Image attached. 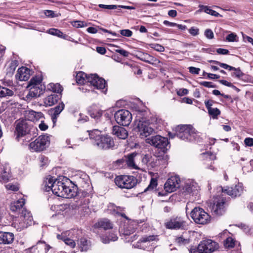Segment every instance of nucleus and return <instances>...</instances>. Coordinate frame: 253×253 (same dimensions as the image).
Returning <instances> with one entry per match:
<instances>
[{
    "label": "nucleus",
    "instance_id": "obj_25",
    "mask_svg": "<svg viewBox=\"0 0 253 253\" xmlns=\"http://www.w3.org/2000/svg\"><path fill=\"white\" fill-rule=\"evenodd\" d=\"M26 120L31 122L37 121L43 117V115L41 112H37L33 110H31L26 113Z\"/></svg>",
    "mask_w": 253,
    "mask_h": 253
},
{
    "label": "nucleus",
    "instance_id": "obj_13",
    "mask_svg": "<svg viewBox=\"0 0 253 253\" xmlns=\"http://www.w3.org/2000/svg\"><path fill=\"white\" fill-rule=\"evenodd\" d=\"M158 240L157 235L145 236L142 237L133 246L135 248L143 250L151 249L152 248L151 242L157 241Z\"/></svg>",
    "mask_w": 253,
    "mask_h": 253
},
{
    "label": "nucleus",
    "instance_id": "obj_58",
    "mask_svg": "<svg viewBox=\"0 0 253 253\" xmlns=\"http://www.w3.org/2000/svg\"><path fill=\"white\" fill-rule=\"evenodd\" d=\"M65 243L71 248H74L76 246L75 242L70 238H66L64 240Z\"/></svg>",
    "mask_w": 253,
    "mask_h": 253
},
{
    "label": "nucleus",
    "instance_id": "obj_31",
    "mask_svg": "<svg viewBox=\"0 0 253 253\" xmlns=\"http://www.w3.org/2000/svg\"><path fill=\"white\" fill-rule=\"evenodd\" d=\"M10 169L7 167H3L0 169V180L3 182H7L9 180L11 176Z\"/></svg>",
    "mask_w": 253,
    "mask_h": 253
},
{
    "label": "nucleus",
    "instance_id": "obj_27",
    "mask_svg": "<svg viewBox=\"0 0 253 253\" xmlns=\"http://www.w3.org/2000/svg\"><path fill=\"white\" fill-rule=\"evenodd\" d=\"M199 186L198 183L193 180H188L185 184V192L191 193L198 190Z\"/></svg>",
    "mask_w": 253,
    "mask_h": 253
},
{
    "label": "nucleus",
    "instance_id": "obj_59",
    "mask_svg": "<svg viewBox=\"0 0 253 253\" xmlns=\"http://www.w3.org/2000/svg\"><path fill=\"white\" fill-rule=\"evenodd\" d=\"M200 84L204 86L208 87V88H215L216 86L213 84L211 82H201L200 83Z\"/></svg>",
    "mask_w": 253,
    "mask_h": 253
},
{
    "label": "nucleus",
    "instance_id": "obj_53",
    "mask_svg": "<svg viewBox=\"0 0 253 253\" xmlns=\"http://www.w3.org/2000/svg\"><path fill=\"white\" fill-rule=\"evenodd\" d=\"M206 168L208 169H210L213 171H215L216 170V168H215L213 166V162L211 161V160L209 159H207L206 160V163H205Z\"/></svg>",
    "mask_w": 253,
    "mask_h": 253
},
{
    "label": "nucleus",
    "instance_id": "obj_37",
    "mask_svg": "<svg viewBox=\"0 0 253 253\" xmlns=\"http://www.w3.org/2000/svg\"><path fill=\"white\" fill-rule=\"evenodd\" d=\"M199 7L200 8V10H204V12L206 13L209 14L212 16H214L215 17L221 16L219 13L210 9L208 6L200 5Z\"/></svg>",
    "mask_w": 253,
    "mask_h": 253
},
{
    "label": "nucleus",
    "instance_id": "obj_44",
    "mask_svg": "<svg viewBox=\"0 0 253 253\" xmlns=\"http://www.w3.org/2000/svg\"><path fill=\"white\" fill-rule=\"evenodd\" d=\"M235 245V241L231 237L227 238L224 242V247L227 249L233 248Z\"/></svg>",
    "mask_w": 253,
    "mask_h": 253
},
{
    "label": "nucleus",
    "instance_id": "obj_2",
    "mask_svg": "<svg viewBox=\"0 0 253 253\" xmlns=\"http://www.w3.org/2000/svg\"><path fill=\"white\" fill-rule=\"evenodd\" d=\"M42 81V79L39 76L33 77L31 79L27 87L29 88L27 98L38 97L43 93L44 86L41 84Z\"/></svg>",
    "mask_w": 253,
    "mask_h": 253
},
{
    "label": "nucleus",
    "instance_id": "obj_52",
    "mask_svg": "<svg viewBox=\"0 0 253 253\" xmlns=\"http://www.w3.org/2000/svg\"><path fill=\"white\" fill-rule=\"evenodd\" d=\"M237 35L234 33H231L227 36L226 39L228 42H234L237 41Z\"/></svg>",
    "mask_w": 253,
    "mask_h": 253
},
{
    "label": "nucleus",
    "instance_id": "obj_50",
    "mask_svg": "<svg viewBox=\"0 0 253 253\" xmlns=\"http://www.w3.org/2000/svg\"><path fill=\"white\" fill-rule=\"evenodd\" d=\"M150 46L151 48L159 52H163L165 50L164 47L158 43H151Z\"/></svg>",
    "mask_w": 253,
    "mask_h": 253
},
{
    "label": "nucleus",
    "instance_id": "obj_1",
    "mask_svg": "<svg viewBox=\"0 0 253 253\" xmlns=\"http://www.w3.org/2000/svg\"><path fill=\"white\" fill-rule=\"evenodd\" d=\"M175 133L174 134L169 133V136L171 138L176 136L179 138L187 141H193L196 139L197 131L191 125H179L175 128Z\"/></svg>",
    "mask_w": 253,
    "mask_h": 253
},
{
    "label": "nucleus",
    "instance_id": "obj_16",
    "mask_svg": "<svg viewBox=\"0 0 253 253\" xmlns=\"http://www.w3.org/2000/svg\"><path fill=\"white\" fill-rule=\"evenodd\" d=\"M218 248V244L210 239L203 240L199 244V249L204 253H211Z\"/></svg>",
    "mask_w": 253,
    "mask_h": 253
},
{
    "label": "nucleus",
    "instance_id": "obj_57",
    "mask_svg": "<svg viewBox=\"0 0 253 253\" xmlns=\"http://www.w3.org/2000/svg\"><path fill=\"white\" fill-rule=\"evenodd\" d=\"M98 6L100 8L107 9H115L118 8L117 5H105L103 4H99Z\"/></svg>",
    "mask_w": 253,
    "mask_h": 253
},
{
    "label": "nucleus",
    "instance_id": "obj_35",
    "mask_svg": "<svg viewBox=\"0 0 253 253\" xmlns=\"http://www.w3.org/2000/svg\"><path fill=\"white\" fill-rule=\"evenodd\" d=\"M57 179H56L53 177H49L46 178L44 181L45 190L46 191H52V185L54 184V182Z\"/></svg>",
    "mask_w": 253,
    "mask_h": 253
},
{
    "label": "nucleus",
    "instance_id": "obj_32",
    "mask_svg": "<svg viewBox=\"0 0 253 253\" xmlns=\"http://www.w3.org/2000/svg\"><path fill=\"white\" fill-rule=\"evenodd\" d=\"M90 75H87L84 73L80 72L76 76L77 83L79 84H85L88 83V78Z\"/></svg>",
    "mask_w": 253,
    "mask_h": 253
},
{
    "label": "nucleus",
    "instance_id": "obj_38",
    "mask_svg": "<svg viewBox=\"0 0 253 253\" xmlns=\"http://www.w3.org/2000/svg\"><path fill=\"white\" fill-rule=\"evenodd\" d=\"M138 57L141 60L151 64L153 61V58L149 54L146 53H139Z\"/></svg>",
    "mask_w": 253,
    "mask_h": 253
},
{
    "label": "nucleus",
    "instance_id": "obj_20",
    "mask_svg": "<svg viewBox=\"0 0 253 253\" xmlns=\"http://www.w3.org/2000/svg\"><path fill=\"white\" fill-rule=\"evenodd\" d=\"M31 76V70L26 67L19 68L15 75L17 80L20 81H27Z\"/></svg>",
    "mask_w": 253,
    "mask_h": 253
},
{
    "label": "nucleus",
    "instance_id": "obj_36",
    "mask_svg": "<svg viewBox=\"0 0 253 253\" xmlns=\"http://www.w3.org/2000/svg\"><path fill=\"white\" fill-rule=\"evenodd\" d=\"M47 87L53 92L61 93L63 90L62 86L58 83H50L48 84Z\"/></svg>",
    "mask_w": 253,
    "mask_h": 253
},
{
    "label": "nucleus",
    "instance_id": "obj_56",
    "mask_svg": "<svg viewBox=\"0 0 253 253\" xmlns=\"http://www.w3.org/2000/svg\"><path fill=\"white\" fill-rule=\"evenodd\" d=\"M189 33L193 36H196L199 34V28L195 27H192L188 30Z\"/></svg>",
    "mask_w": 253,
    "mask_h": 253
},
{
    "label": "nucleus",
    "instance_id": "obj_55",
    "mask_svg": "<svg viewBox=\"0 0 253 253\" xmlns=\"http://www.w3.org/2000/svg\"><path fill=\"white\" fill-rule=\"evenodd\" d=\"M64 104L63 102L59 103L58 105L55 107L54 113L56 115L60 114L61 112L64 109Z\"/></svg>",
    "mask_w": 253,
    "mask_h": 253
},
{
    "label": "nucleus",
    "instance_id": "obj_19",
    "mask_svg": "<svg viewBox=\"0 0 253 253\" xmlns=\"http://www.w3.org/2000/svg\"><path fill=\"white\" fill-rule=\"evenodd\" d=\"M222 192L226 193L232 197L235 198L241 195L243 191V188L241 184H239L234 187L222 188Z\"/></svg>",
    "mask_w": 253,
    "mask_h": 253
},
{
    "label": "nucleus",
    "instance_id": "obj_26",
    "mask_svg": "<svg viewBox=\"0 0 253 253\" xmlns=\"http://www.w3.org/2000/svg\"><path fill=\"white\" fill-rule=\"evenodd\" d=\"M137 154L135 153H133L127 155L126 156L125 162L126 165L127 166L131 169H138L139 168L138 166L135 164L134 162V158L136 157Z\"/></svg>",
    "mask_w": 253,
    "mask_h": 253
},
{
    "label": "nucleus",
    "instance_id": "obj_18",
    "mask_svg": "<svg viewBox=\"0 0 253 253\" xmlns=\"http://www.w3.org/2000/svg\"><path fill=\"white\" fill-rule=\"evenodd\" d=\"M50 246L44 242L39 241L36 245L33 246L28 249L29 253H47Z\"/></svg>",
    "mask_w": 253,
    "mask_h": 253
},
{
    "label": "nucleus",
    "instance_id": "obj_30",
    "mask_svg": "<svg viewBox=\"0 0 253 253\" xmlns=\"http://www.w3.org/2000/svg\"><path fill=\"white\" fill-rule=\"evenodd\" d=\"M95 226L98 228H102L104 230H107L113 228V224L108 219L102 218L98 221L95 224Z\"/></svg>",
    "mask_w": 253,
    "mask_h": 253
},
{
    "label": "nucleus",
    "instance_id": "obj_39",
    "mask_svg": "<svg viewBox=\"0 0 253 253\" xmlns=\"http://www.w3.org/2000/svg\"><path fill=\"white\" fill-rule=\"evenodd\" d=\"M48 33L54 36H57L58 37L64 39H67L68 36L67 35L64 34L61 31L59 30L56 29H50L49 30Z\"/></svg>",
    "mask_w": 253,
    "mask_h": 253
},
{
    "label": "nucleus",
    "instance_id": "obj_15",
    "mask_svg": "<svg viewBox=\"0 0 253 253\" xmlns=\"http://www.w3.org/2000/svg\"><path fill=\"white\" fill-rule=\"evenodd\" d=\"M180 179L178 176H171L165 183L164 189L166 192L171 193L180 187Z\"/></svg>",
    "mask_w": 253,
    "mask_h": 253
},
{
    "label": "nucleus",
    "instance_id": "obj_24",
    "mask_svg": "<svg viewBox=\"0 0 253 253\" xmlns=\"http://www.w3.org/2000/svg\"><path fill=\"white\" fill-rule=\"evenodd\" d=\"M77 195V188L74 186H68L65 183L64 193L61 197L65 198H72Z\"/></svg>",
    "mask_w": 253,
    "mask_h": 253
},
{
    "label": "nucleus",
    "instance_id": "obj_3",
    "mask_svg": "<svg viewBox=\"0 0 253 253\" xmlns=\"http://www.w3.org/2000/svg\"><path fill=\"white\" fill-rule=\"evenodd\" d=\"M146 142L163 153H166L170 148L168 138L159 135L147 138Z\"/></svg>",
    "mask_w": 253,
    "mask_h": 253
},
{
    "label": "nucleus",
    "instance_id": "obj_22",
    "mask_svg": "<svg viewBox=\"0 0 253 253\" xmlns=\"http://www.w3.org/2000/svg\"><path fill=\"white\" fill-rule=\"evenodd\" d=\"M14 239V235L11 232L0 231V244H10Z\"/></svg>",
    "mask_w": 253,
    "mask_h": 253
},
{
    "label": "nucleus",
    "instance_id": "obj_4",
    "mask_svg": "<svg viewBox=\"0 0 253 253\" xmlns=\"http://www.w3.org/2000/svg\"><path fill=\"white\" fill-rule=\"evenodd\" d=\"M166 228L173 230H186L188 223L185 218L181 216H173L165 223Z\"/></svg>",
    "mask_w": 253,
    "mask_h": 253
},
{
    "label": "nucleus",
    "instance_id": "obj_7",
    "mask_svg": "<svg viewBox=\"0 0 253 253\" xmlns=\"http://www.w3.org/2000/svg\"><path fill=\"white\" fill-rule=\"evenodd\" d=\"M135 126L142 136L147 137L154 131V128L150 126L149 122L145 118H142L139 120H136Z\"/></svg>",
    "mask_w": 253,
    "mask_h": 253
},
{
    "label": "nucleus",
    "instance_id": "obj_29",
    "mask_svg": "<svg viewBox=\"0 0 253 253\" xmlns=\"http://www.w3.org/2000/svg\"><path fill=\"white\" fill-rule=\"evenodd\" d=\"M59 95L52 93L44 99L43 102L45 106H51L56 104L59 99Z\"/></svg>",
    "mask_w": 253,
    "mask_h": 253
},
{
    "label": "nucleus",
    "instance_id": "obj_10",
    "mask_svg": "<svg viewBox=\"0 0 253 253\" xmlns=\"http://www.w3.org/2000/svg\"><path fill=\"white\" fill-rule=\"evenodd\" d=\"M213 199V201L210 206V209L213 215H222L224 212L225 199L219 196H215Z\"/></svg>",
    "mask_w": 253,
    "mask_h": 253
},
{
    "label": "nucleus",
    "instance_id": "obj_23",
    "mask_svg": "<svg viewBox=\"0 0 253 253\" xmlns=\"http://www.w3.org/2000/svg\"><path fill=\"white\" fill-rule=\"evenodd\" d=\"M65 183L58 180L54 182L52 185V192L54 194L59 197H61L64 193Z\"/></svg>",
    "mask_w": 253,
    "mask_h": 253
},
{
    "label": "nucleus",
    "instance_id": "obj_9",
    "mask_svg": "<svg viewBox=\"0 0 253 253\" xmlns=\"http://www.w3.org/2000/svg\"><path fill=\"white\" fill-rule=\"evenodd\" d=\"M95 132H96L97 135L94 145L99 148L107 149L114 146V141L110 136L101 135V132L99 130H97Z\"/></svg>",
    "mask_w": 253,
    "mask_h": 253
},
{
    "label": "nucleus",
    "instance_id": "obj_40",
    "mask_svg": "<svg viewBox=\"0 0 253 253\" xmlns=\"http://www.w3.org/2000/svg\"><path fill=\"white\" fill-rule=\"evenodd\" d=\"M102 241L104 244L109 243L110 241H116L118 240V237L116 234L114 233H111L109 236L102 237L101 238Z\"/></svg>",
    "mask_w": 253,
    "mask_h": 253
},
{
    "label": "nucleus",
    "instance_id": "obj_34",
    "mask_svg": "<svg viewBox=\"0 0 253 253\" xmlns=\"http://www.w3.org/2000/svg\"><path fill=\"white\" fill-rule=\"evenodd\" d=\"M24 204L25 199L23 198H21L17 200L16 202H14L11 203L10 206V209L13 211H16L22 208Z\"/></svg>",
    "mask_w": 253,
    "mask_h": 253
},
{
    "label": "nucleus",
    "instance_id": "obj_14",
    "mask_svg": "<svg viewBox=\"0 0 253 253\" xmlns=\"http://www.w3.org/2000/svg\"><path fill=\"white\" fill-rule=\"evenodd\" d=\"M31 126V125L29 124L26 120L19 121L15 128L16 138L18 139L29 133L32 128Z\"/></svg>",
    "mask_w": 253,
    "mask_h": 253
},
{
    "label": "nucleus",
    "instance_id": "obj_43",
    "mask_svg": "<svg viewBox=\"0 0 253 253\" xmlns=\"http://www.w3.org/2000/svg\"><path fill=\"white\" fill-rule=\"evenodd\" d=\"M158 185L157 180L155 178H152L148 186L144 190V192L151 191L155 188Z\"/></svg>",
    "mask_w": 253,
    "mask_h": 253
},
{
    "label": "nucleus",
    "instance_id": "obj_54",
    "mask_svg": "<svg viewBox=\"0 0 253 253\" xmlns=\"http://www.w3.org/2000/svg\"><path fill=\"white\" fill-rule=\"evenodd\" d=\"M5 187L7 190H11L12 191H17L19 190V187L16 184L8 183L5 185Z\"/></svg>",
    "mask_w": 253,
    "mask_h": 253
},
{
    "label": "nucleus",
    "instance_id": "obj_48",
    "mask_svg": "<svg viewBox=\"0 0 253 253\" xmlns=\"http://www.w3.org/2000/svg\"><path fill=\"white\" fill-rule=\"evenodd\" d=\"M114 167L116 169H122L124 168L126 164L125 162V159H121L118 160L114 163Z\"/></svg>",
    "mask_w": 253,
    "mask_h": 253
},
{
    "label": "nucleus",
    "instance_id": "obj_46",
    "mask_svg": "<svg viewBox=\"0 0 253 253\" xmlns=\"http://www.w3.org/2000/svg\"><path fill=\"white\" fill-rule=\"evenodd\" d=\"M220 113V111L217 108H211L208 111V113L213 119H217Z\"/></svg>",
    "mask_w": 253,
    "mask_h": 253
},
{
    "label": "nucleus",
    "instance_id": "obj_17",
    "mask_svg": "<svg viewBox=\"0 0 253 253\" xmlns=\"http://www.w3.org/2000/svg\"><path fill=\"white\" fill-rule=\"evenodd\" d=\"M88 83L98 89H104L106 85V81L96 74L90 75L88 78Z\"/></svg>",
    "mask_w": 253,
    "mask_h": 253
},
{
    "label": "nucleus",
    "instance_id": "obj_21",
    "mask_svg": "<svg viewBox=\"0 0 253 253\" xmlns=\"http://www.w3.org/2000/svg\"><path fill=\"white\" fill-rule=\"evenodd\" d=\"M112 134L122 139H125L128 136L126 130L125 128L118 126H115L113 127Z\"/></svg>",
    "mask_w": 253,
    "mask_h": 253
},
{
    "label": "nucleus",
    "instance_id": "obj_60",
    "mask_svg": "<svg viewBox=\"0 0 253 253\" xmlns=\"http://www.w3.org/2000/svg\"><path fill=\"white\" fill-rule=\"evenodd\" d=\"M120 32L122 36L127 37H130L132 35V31L128 29L122 30Z\"/></svg>",
    "mask_w": 253,
    "mask_h": 253
},
{
    "label": "nucleus",
    "instance_id": "obj_62",
    "mask_svg": "<svg viewBox=\"0 0 253 253\" xmlns=\"http://www.w3.org/2000/svg\"><path fill=\"white\" fill-rule=\"evenodd\" d=\"M233 70H234V72L232 73V76H235L237 78H240L243 76V73L239 68L236 69L234 68Z\"/></svg>",
    "mask_w": 253,
    "mask_h": 253
},
{
    "label": "nucleus",
    "instance_id": "obj_42",
    "mask_svg": "<svg viewBox=\"0 0 253 253\" xmlns=\"http://www.w3.org/2000/svg\"><path fill=\"white\" fill-rule=\"evenodd\" d=\"M13 94L12 90L0 85V97L10 96Z\"/></svg>",
    "mask_w": 253,
    "mask_h": 253
},
{
    "label": "nucleus",
    "instance_id": "obj_8",
    "mask_svg": "<svg viewBox=\"0 0 253 253\" xmlns=\"http://www.w3.org/2000/svg\"><path fill=\"white\" fill-rule=\"evenodd\" d=\"M33 222V216L30 212L24 209L22 210L18 220H16L14 224L17 225L18 229L22 230L31 225Z\"/></svg>",
    "mask_w": 253,
    "mask_h": 253
},
{
    "label": "nucleus",
    "instance_id": "obj_5",
    "mask_svg": "<svg viewBox=\"0 0 253 253\" xmlns=\"http://www.w3.org/2000/svg\"><path fill=\"white\" fill-rule=\"evenodd\" d=\"M191 216L197 224H205L210 220L209 214L201 208H195L191 212Z\"/></svg>",
    "mask_w": 253,
    "mask_h": 253
},
{
    "label": "nucleus",
    "instance_id": "obj_41",
    "mask_svg": "<svg viewBox=\"0 0 253 253\" xmlns=\"http://www.w3.org/2000/svg\"><path fill=\"white\" fill-rule=\"evenodd\" d=\"M152 157L149 155H145L142 159V162L145 165H151V167H154L156 166V163L152 161Z\"/></svg>",
    "mask_w": 253,
    "mask_h": 253
},
{
    "label": "nucleus",
    "instance_id": "obj_45",
    "mask_svg": "<svg viewBox=\"0 0 253 253\" xmlns=\"http://www.w3.org/2000/svg\"><path fill=\"white\" fill-rule=\"evenodd\" d=\"M39 165L41 168H44L46 167L48 164V158L41 155L39 157Z\"/></svg>",
    "mask_w": 253,
    "mask_h": 253
},
{
    "label": "nucleus",
    "instance_id": "obj_49",
    "mask_svg": "<svg viewBox=\"0 0 253 253\" xmlns=\"http://www.w3.org/2000/svg\"><path fill=\"white\" fill-rule=\"evenodd\" d=\"M175 242L179 246L185 245L189 243V240L180 236L175 239Z\"/></svg>",
    "mask_w": 253,
    "mask_h": 253
},
{
    "label": "nucleus",
    "instance_id": "obj_33",
    "mask_svg": "<svg viewBox=\"0 0 253 253\" xmlns=\"http://www.w3.org/2000/svg\"><path fill=\"white\" fill-rule=\"evenodd\" d=\"M88 113L91 118L97 120L101 117L102 111L100 109L91 107L88 110Z\"/></svg>",
    "mask_w": 253,
    "mask_h": 253
},
{
    "label": "nucleus",
    "instance_id": "obj_6",
    "mask_svg": "<svg viewBox=\"0 0 253 253\" xmlns=\"http://www.w3.org/2000/svg\"><path fill=\"white\" fill-rule=\"evenodd\" d=\"M116 184L121 188L131 189L136 184V180L133 176L120 175L115 179Z\"/></svg>",
    "mask_w": 253,
    "mask_h": 253
},
{
    "label": "nucleus",
    "instance_id": "obj_51",
    "mask_svg": "<svg viewBox=\"0 0 253 253\" xmlns=\"http://www.w3.org/2000/svg\"><path fill=\"white\" fill-rule=\"evenodd\" d=\"M72 25L76 28H82L87 26L85 22L82 21H74L72 22Z\"/></svg>",
    "mask_w": 253,
    "mask_h": 253
},
{
    "label": "nucleus",
    "instance_id": "obj_12",
    "mask_svg": "<svg viewBox=\"0 0 253 253\" xmlns=\"http://www.w3.org/2000/svg\"><path fill=\"white\" fill-rule=\"evenodd\" d=\"M49 140L46 135H41L29 144V147L33 151L40 152L43 151L49 145Z\"/></svg>",
    "mask_w": 253,
    "mask_h": 253
},
{
    "label": "nucleus",
    "instance_id": "obj_63",
    "mask_svg": "<svg viewBox=\"0 0 253 253\" xmlns=\"http://www.w3.org/2000/svg\"><path fill=\"white\" fill-rule=\"evenodd\" d=\"M216 64L219 65L221 67L225 69H228L230 71H231L234 69V67L229 66L226 64L220 63L219 62H216Z\"/></svg>",
    "mask_w": 253,
    "mask_h": 253
},
{
    "label": "nucleus",
    "instance_id": "obj_64",
    "mask_svg": "<svg viewBox=\"0 0 253 253\" xmlns=\"http://www.w3.org/2000/svg\"><path fill=\"white\" fill-rule=\"evenodd\" d=\"M245 144L248 146H253V138L248 137L244 140Z\"/></svg>",
    "mask_w": 253,
    "mask_h": 253
},
{
    "label": "nucleus",
    "instance_id": "obj_61",
    "mask_svg": "<svg viewBox=\"0 0 253 253\" xmlns=\"http://www.w3.org/2000/svg\"><path fill=\"white\" fill-rule=\"evenodd\" d=\"M205 36L209 39H212L214 38L213 33L211 29H206L205 30Z\"/></svg>",
    "mask_w": 253,
    "mask_h": 253
},
{
    "label": "nucleus",
    "instance_id": "obj_28",
    "mask_svg": "<svg viewBox=\"0 0 253 253\" xmlns=\"http://www.w3.org/2000/svg\"><path fill=\"white\" fill-rule=\"evenodd\" d=\"M78 245L81 252H87L91 247L90 241L84 238H82L78 241Z\"/></svg>",
    "mask_w": 253,
    "mask_h": 253
},
{
    "label": "nucleus",
    "instance_id": "obj_47",
    "mask_svg": "<svg viewBox=\"0 0 253 253\" xmlns=\"http://www.w3.org/2000/svg\"><path fill=\"white\" fill-rule=\"evenodd\" d=\"M134 231V229L131 225L128 226H126L121 230V232L125 235L126 236L130 235L131 234L133 233Z\"/></svg>",
    "mask_w": 253,
    "mask_h": 253
},
{
    "label": "nucleus",
    "instance_id": "obj_11",
    "mask_svg": "<svg viewBox=\"0 0 253 253\" xmlns=\"http://www.w3.org/2000/svg\"><path fill=\"white\" fill-rule=\"evenodd\" d=\"M117 123L123 126H128L132 121V115L130 112L125 109L117 111L114 115Z\"/></svg>",
    "mask_w": 253,
    "mask_h": 253
}]
</instances>
